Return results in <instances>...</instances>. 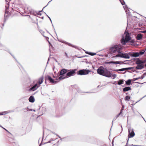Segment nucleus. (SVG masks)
Listing matches in <instances>:
<instances>
[{"instance_id":"nucleus-1","label":"nucleus","mask_w":146,"mask_h":146,"mask_svg":"<svg viewBox=\"0 0 146 146\" xmlns=\"http://www.w3.org/2000/svg\"><path fill=\"white\" fill-rule=\"evenodd\" d=\"M121 42L123 45H125L127 42L129 43V44L133 46H135L137 44L135 43V40L131 39L129 33L126 31H125L123 35L122 36Z\"/></svg>"},{"instance_id":"nucleus-2","label":"nucleus","mask_w":146,"mask_h":146,"mask_svg":"<svg viewBox=\"0 0 146 146\" xmlns=\"http://www.w3.org/2000/svg\"><path fill=\"white\" fill-rule=\"evenodd\" d=\"M97 73L101 75H102L108 78L111 77V72L109 71L108 69L104 68L102 66H100L97 70Z\"/></svg>"},{"instance_id":"nucleus-3","label":"nucleus","mask_w":146,"mask_h":146,"mask_svg":"<svg viewBox=\"0 0 146 146\" xmlns=\"http://www.w3.org/2000/svg\"><path fill=\"white\" fill-rule=\"evenodd\" d=\"M123 48V46L120 44L112 45L109 49L110 52L112 53H119Z\"/></svg>"},{"instance_id":"nucleus-4","label":"nucleus","mask_w":146,"mask_h":146,"mask_svg":"<svg viewBox=\"0 0 146 146\" xmlns=\"http://www.w3.org/2000/svg\"><path fill=\"white\" fill-rule=\"evenodd\" d=\"M68 72V69L65 68L62 69L60 71H59L57 74V76L59 77L58 78H56V80L60 81L61 80L66 78V75L64 76L65 74H66Z\"/></svg>"},{"instance_id":"nucleus-5","label":"nucleus","mask_w":146,"mask_h":146,"mask_svg":"<svg viewBox=\"0 0 146 146\" xmlns=\"http://www.w3.org/2000/svg\"><path fill=\"white\" fill-rule=\"evenodd\" d=\"M115 57H119L126 59L130 58L129 52V53H123L122 51H120L118 54L115 56Z\"/></svg>"},{"instance_id":"nucleus-6","label":"nucleus","mask_w":146,"mask_h":146,"mask_svg":"<svg viewBox=\"0 0 146 146\" xmlns=\"http://www.w3.org/2000/svg\"><path fill=\"white\" fill-rule=\"evenodd\" d=\"M77 70L76 69L68 70V72L66 74V78H67L74 76L76 73V72Z\"/></svg>"},{"instance_id":"nucleus-7","label":"nucleus","mask_w":146,"mask_h":146,"mask_svg":"<svg viewBox=\"0 0 146 146\" xmlns=\"http://www.w3.org/2000/svg\"><path fill=\"white\" fill-rule=\"evenodd\" d=\"M91 72L90 70L82 69L80 70L77 72V74L78 75H83L88 74Z\"/></svg>"},{"instance_id":"nucleus-8","label":"nucleus","mask_w":146,"mask_h":146,"mask_svg":"<svg viewBox=\"0 0 146 146\" xmlns=\"http://www.w3.org/2000/svg\"><path fill=\"white\" fill-rule=\"evenodd\" d=\"M45 80L46 81L48 80L50 83L54 84H56L60 81L59 80H55L50 76L48 75L45 77Z\"/></svg>"},{"instance_id":"nucleus-9","label":"nucleus","mask_w":146,"mask_h":146,"mask_svg":"<svg viewBox=\"0 0 146 146\" xmlns=\"http://www.w3.org/2000/svg\"><path fill=\"white\" fill-rule=\"evenodd\" d=\"M127 15V24H129V23L132 22L134 18H136L137 17L136 16H132V15L130 12H128V13L126 14Z\"/></svg>"},{"instance_id":"nucleus-10","label":"nucleus","mask_w":146,"mask_h":146,"mask_svg":"<svg viewBox=\"0 0 146 146\" xmlns=\"http://www.w3.org/2000/svg\"><path fill=\"white\" fill-rule=\"evenodd\" d=\"M57 39H58V41L62 43H63L64 44H65L66 45H68L69 46L71 47H72L74 48H75L78 49V50L80 49L79 48H78V46H76L73 45V44H72L70 43H69L65 41H64V40H62L59 39H58V38H57Z\"/></svg>"},{"instance_id":"nucleus-11","label":"nucleus","mask_w":146,"mask_h":146,"mask_svg":"<svg viewBox=\"0 0 146 146\" xmlns=\"http://www.w3.org/2000/svg\"><path fill=\"white\" fill-rule=\"evenodd\" d=\"M128 139L133 137L135 135V133L133 129L131 130L130 128L128 129Z\"/></svg>"},{"instance_id":"nucleus-12","label":"nucleus","mask_w":146,"mask_h":146,"mask_svg":"<svg viewBox=\"0 0 146 146\" xmlns=\"http://www.w3.org/2000/svg\"><path fill=\"white\" fill-rule=\"evenodd\" d=\"M30 86L31 87L29 89V91H34L36 90L39 87L37 83H36L33 85L32 84H31Z\"/></svg>"},{"instance_id":"nucleus-13","label":"nucleus","mask_w":146,"mask_h":146,"mask_svg":"<svg viewBox=\"0 0 146 146\" xmlns=\"http://www.w3.org/2000/svg\"><path fill=\"white\" fill-rule=\"evenodd\" d=\"M9 3H7L5 5V13L4 15V17H5L7 18L8 16V13H9L8 9H9Z\"/></svg>"},{"instance_id":"nucleus-14","label":"nucleus","mask_w":146,"mask_h":146,"mask_svg":"<svg viewBox=\"0 0 146 146\" xmlns=\"http://www.w3.org/2000/svg\"><path fill=\"white\" fill-rule=\"evenodd\" d=\"M130 56L133 57H137L139 56L138 52H129Z\"/></svg>"},{"instance_id":"nucleus-15","label":"nucleus","mask_w":146,"mask_h":146,"mask_svg":"<svg viewBox=\"0 0 146 146\" xmlns=\"http://www.w3.org/2000/svg\"><path fill=\"white\" fill-rule=\"evenodd\" d=\"M29 11L30 12L31 14V15H38L40 16H41L42 15L41 13L40 12H39L38 13H37L36 11H35L34 10L32 9L31 10H29Z\"/></svg>"},{"instance_id":"nucleus-16","label":"nucleus","mask_w":146,"mask_h":146,"mask_svg":"<svg viewBox=\"0 0 146 146\" xmlns=\"http://www.w3.org/2000/svg\"><path fill=\"white\" fill-rule=\"evenodd\" d=\"M71 140V137H66L61 138L60 140L61 141L64 142L68 141H70Z\"/></svg>"},{"instance_id":"nucleus-17","label":"nucleus","mask_w":146,"mask_h":146,"mask_svg":"<svg viewBox=\"0 0 146 146\" xmlns=\"http://www.w3.org/2000/svg\"><path fill=\"white\" fill-rule=\"evenodd\" d=\"M44 78L43 76L40 77L38 79V82L36 83L38 84V85L39 86V87L40 85L43 82Z\"/></svg>"},{"instance_id":"nucleus-18","label":"nucleus","mask_w":146,"mask_h":146,"mask_svg":"<svg viewBox=\"0 0 146 146\" xmlns=\"http://www.w3.org/2000/svg\"><path fill=\"white\" fill-rule=\"evenodd\" d=\"M28 100L30 102L32 103L34 102L35 101L34 97L33 96H31L29 98Z\"/></svg>"},{"instance_id":"nucleus-19","label":"nucleus","mask_w":146,"mask_h":146,"mask_svg":"<svg viewBox=\"0 0 146 146\" xmlns=\"http://www.w3.org/2000/svg\"><path fill=\"white\" fill-rule=\"evenodd\" d=\"M131 87L126 86L123 89V91L124 92H125L130 90H131Z\"/></svg>"},{"instance_id":"nucleus-20","label":"nucleus","mask_w":146,"mask_h":146,"mask_svg":"<svg viewBox=\"0 0 146 146\" xmlns=\"http://www.w3.org/2000/svg\"><path fill=\"white\" fill-rule=\"evenodd\" d=\"M146 62V60H139L136 62V64H143Z\"/></svg>"},{"instance_id":"nucleus-21","label":"nucleus","mask_w":146,"mask_h":146,"mask_svg":"<svg viewBox=\"0 0 146 146\" xmlns=\"http://www.w3.org/2000/svg\"><path fill=\"white\" fill-rule=\"evenodd\" d=\"M131 79H129L127 81H125V83L126 85L127 86H130L133 83V82L132 83H131Z\"/></svg>"},{"instance_id":"nucleus-22","label":"nucleus","mask_w":146,"mask_h":146,"mask_svg":"<svg viewBox=\"0 0 146 146\" xmlns=\"http://www.w3.org/2000/svg\"><path fill=\"white\" fill-rule=\"evenodd\" d=\"M97 144L99 146H108L104 142L101 141H98Z\"/></svg>"},{"instance_id":"nucleus-23","label":"nucleus","mask_w":146,"mask_h":146,"mask_svg":"<svg viewBox=\"0 0 146 146\" xmlns=\"http://www.w3.org/2000/svg\"><path fill=\"white\" fill-rule=\"evenodd\" d=\"M125 81L124 80L122 79H120L117 82V84L119 85H121V84H123L124 81Z\"/></svg>"},{"instance_id":"nucleus-24","label":"nucleus","mask_w":146,"mask_h":146,"mask_svg":"<svg viewBox=\"0 0 146 146\" xmlns=\"http://www.w3.org/2000/svg\"><path fill=\"white\" fill-rule=\"evenodd\" d=\"M137 39L138 40H140L142 39V34L141 33H139L136 37Z\"/></svg>"},{"instance_id":"nucleus-25","label":"nucleus","mask_w":146,"mask_h":146,"mask_svg":"<svg viewBox=\"0 0 146 146\" xmlns=\"http://www.w3.org/2000/svg\"><path fill=\"white\" fill-rule=\"evenodd\" d=\"M138 65L135 67V68L138 70H141L144 68V66L143 65Z\"/></svg>"},{"instance_id":"nucleus-26","label":"nucleus","mask_w":146,"mask_h":146,"mask_svg":"<svg viewBox=\"0 0 146 146\" xmlns=\"http://www.w3.org/2000/svg\"><path fill=\"white\" fill-rule=\"evenodd\" d=\"M131 98V97L129 96H126L125 98V100L126 101H129L130 99Z\"/></svg>"},{"instance_id":"nucleus-27","label":"nucleus","mask_w":146,"mask_h":146,"mask_svg":"<svg viewBox=\"0 0 146 146\" xmlns=\"http://www.w3.org/2000/svg\"><path fill=\"white\" fill-rule=\"evenodd\" d=\"M40 33H41V34L45 37L46 38V39H49V38L48 37H47V36H45L44 35V31H43L42 30H40Z\"/></svg>"},{"instance_id":"nucleus-28","label":"nucleus","mask_w":146,"mask_h":146,"mask_svg":"<svg viewBox=\"0 0 146 146\" xmlns=\"http://www.w3.org/2000/svg\"><path fill=\"white\" fill-rule=\"evenodd\" d=\"M114 71L118 72V71H125V70L124 68H123L118 69L114 70Z\"/></svg>"},{"instance_id":"nucleus-29","label":"nucleus","mask_w":146,"mask_h":146,"mask_svg":"<svg viewBox=\"0 0 146 146\" xmlns=\"http://www.w3.org/2000/svg\"><path fill=\"white\" fill-rule=\"evenodd\" d=\"M134 68H135L134 67H129L125 68H124V70L125 71L126 70H131V69H134Z\"/></svg>"},{"instance_id":"nucleus-30","label":"nucleus","mask_w":146,"mask_h":146,"mask_svg":"<svg viewBox=\"0 0 146 146\" xmlns=\"http://www.w3.org/2000/svg\"><path fill=\"white\" fill-rule=\"evenodd\" d=\"M145 50H142L141 51L138 52V53L139 54V55H143L145 52Z\"/></svg>"},{"instance_id":"nucleus-31","label":"nucleus","mask_w":146,"mask_h":146,"mask_svg":"<svg viewBox=\"0 0 146 146\" xmlns=\"http://www.w3.org/2000/svg\"><path fill=\"white\" fill-rule=\"evenodd\" d=\"M88 54L91 56H94V55H96V53H94L91 52H89Z\"/></svg>"},{"instance_id":"nucleus-32","label":"nucleus","mask_w":146,"mask_h":146,"mask_svg":"<svg viewBox=\"0 0 146 146\" xmlns=\"http://www.w3.org/2000/svg\"><path fill=\"white\" fill-rule=\"evenodd\" d=\"M120 1L121 3L123 5L125 4V3L123 0H119Z\"/></svg>"},{"instance_id":"nucleus-33","label":"nucleus","mask_w":146,"mask_h":146,"mask_svg":"<svg viewBox=\"0 0 146 146\" xmlns=\"http://www.w3.org/2000/svg\"><path fill=\"white\" fill-rule=\"evenodd\" d=\"M112 76L113 77V78H112V79H114L117 76V75L115 74H113L112 75V74L111 76Z\"/></svg>"},{"instance_id":"nucleus-34","label":"nucleus","mask_w":146,"mask_h":146,"mask_svg":"<svg viewBox=\"0 0 146 146\" xmlns=\"http://www.w3.org/2000/svg\"><path fill=\"white\" fill-rule=\"evenodd\" d=\"M116 61L113 60L110 61L108 63L109 64H115Z\"/></svg>"},{"instance_id":"nucleus-35","label":"nucleus","mask_w":146,"mask_h":146,"mask_svg":"<svg viewBox=\"0 0 146 146\" xmlns=\"http://www.w3.org/2000/svg\"><path fill=\"white\" fill-rule=\"evenodd\" d=\"M144 77H145L144 76H143V75H142L141 76L137 78V79L138 80V79H143L144 78Z\"/></svg>"},{"instance_id":"nucleus-36","label":"nucleus","mask_w":146,"mask_h":146,"mask_svg":"<svg viewBox=\"0 0 146 146\" xmlns=\"http://www.w3.org/2000/svg\"><path fill=\"white\" fill-rule=\"evenodd\" d=\"M52 23V27H53V29H54V33H55V34H56V36H57V34H56V31H55V28H54V25H53V24H52V23Z\"/></svg>"},{"instance_id":"nucleus-37","label":"nucleus","mask_w":146,"mask_h":146,"mask_svg":"<svg viewBox=\"0 0 146 146\" xmlns=\"http://www.w3.org/2000/svg\"><path fill=\"white\" fill-rule=\"evenodd\" d=\"M123 7L124 8V9L125 10H126L127 9H128V7L126 5H125L124 6H123Z\"/></svg>"},{"instance_id":"nucleus-38","label":"nucleus","mask_w":146,"mask_h":146,"mask_svg":"<svg viewBox=\"0 0 146 146\" xmlns=\"http://www.w3.org/2000/svg\"><path fill=\"white\" fill-rule=\"evenodd\" d=\"M52 76L53 78H56H56H58L59 77V76L58 77L57 76V74H56L55 75H53Z\"/></svg>"},{"instance_id":"nucleus-39","label":"nucleus","mask_w":146,"mask_h":146,"mask_svg":"<svg viewBox=\"0 0 146 146\" xmlns=\"http://www.w3.org/2000/svg\"><path fill=\"white\" fill-rule=\"evenodd\" d=\"M15 110H10L7 111V113H11V112H14Z\"/></svg>"},{"instance_id":"nucleus-40","label":"nucleus","mask_w":146,"mask_h":146,"mask_svg":"<svg viewBox=\"0 0 146 146\" xmlns=\"http://www.w3.org/2000/svg\"><path fill=\"white\" fill-rule=\"evenodd\" d=\"M86 57H90V56H88V55H85L84 56H79V57H77L78 58H82L84 57H86Z\"/></svg>"},{"instance_id":"nucleus-41","label":"nucleus","mask_w":146,"mask_h":146,"mask_svg":"<svg viewBox=\"0 0 146 146\" xmlns=\"http://www.w3.org/2000/svg\"><path fill=\"white\" fill-rule=\"evenodd\" d=\"M42 113H44L46 111V108H45L43 107L42 108Z\"/></svg>"},{"instance_id":"nucleus-42","label":"nucleus","mask_w":146,"mask_h":146,"mask_svg":"<svg viewBox=\"0 0 146 146\" xmlns=\"http://www.w3.org/2000/svg\"><path fill=\"white\" fill-rule=\"evenodd\" d=\"M7 19H8L7 18H6L5 17L4 18V21H3L4 23H5L6 22L7 20Z\"/></svg>"},{"instance_id":"nucleus-43","label":"nucleus","mask_w":146,"mask_h":146,"mask_svg":"<svg viewBox=\"0 0 146 146\" xmlns=\"http://www.w3.org/2000/svg\"><path fill=\"white\" fill-rule=\"evenodd\" d=\"M27 110L28 111H32L33 110V109H29V108H28V107H27Z\"/></svg>"},{"instance_id":"nucleus-44","label":"nucleus","mask_w":146,"mask_h":146,"mask_svg":"<svg viewBox=\"0 0 146 146\" xmlns=\"http://www.w3.org/2000/svg\"><path fill=\"white\" fill-rule=\"evenodd\" d=\"M137 80H138V79H137V78H134L131 79L132 81L133 82Z\"/></svg>"},{"instance_id":"nucleus-45","label":"nucleus","mask_w":146,"mask_h":146,"mask_svg":"<svg viewBox=\"0 0 146 146\" xmlns=\"http://www.w3.org/2000/svg\"><path fill=\"white\" fill-rule=\"evenodd\" d=\"M128 9L129 8H128V9H127L126 10H125V11L126 14L128 13V12H130L129 11V9Z\"/></svg>"},{"instance_id":"nucleus-46","label":"nucleus","mask_w":146,"mask_h":146,"mask_svg":"<svg viewBox=\"0 0 146 146\" xmlns=\"http://www.w3.org/2000/svg\"><path fill=\"white\" fill-rule=\"evenodd\" d=\"M119 63L120 64H125L122 61H119Z\"/></svg>"},{"instance_id":"nucleus-47","label":"nucleus","mask_w":146,"mask_h":146,"mask_svg":"<svg viewBox=\"0 0 146 146\" xmlns=\"http://www.w3.org/2000/svg\"><path fill=\"white\" fill-rule=\"evenodd\" d=\"M51 142V141L50 140L49 141H48L47 142L44 143H43V144H46L47 143H50Z\"/></svg>"},{"instance_id":"nucleus-48","label":"nucleus","mask_w":146,"mask_h":146,"mask_svg":"<svg viewBox=\"0 0 146 146\" xmlns=\"http://www.w3.org/2000/svg\"><path fill=\"white\" fill-rule=\"evenodd\" d=\"M49 3L48 2V4H47V5H46L44 7H43V9H42V10H41V11H39V12H40H40H42V11H43V9H44V8H45L48 5V3Z\"/></svg>"},{"instance_id":"nucleus-49","label":"nucleus","mask_w":146,"mask_h":146,"mask_svg":"<svg viewBox=\"0 0 146 146\" xmlns=\"http://www.w3.org/2000/svg\"><path fill=\"white\" fill-rule=\"evenodd\" d=\"M6 114V113H3V112L0 113V115H5Z\"/></svg>"},{"instance_id":"nucleus-50","label":"nucleus","mask_w":146,"mask_h":146,"mask_svg":"<svg viewBox=\"0 0 146 146\" xmlns=\"http://www.w3.org/2000/svg\"><path fill=\"white\" fill-rule=\"evenodd\" d=\"M122 112H123V110L122 109H121V110H120V112H119V115H120V114H121V113H122Z\"/></svg>"},{"instance_id":"nucleus-51","label":"nucleus","mask_w":146,"mask_h":146,"mask_svg":"<svg viewBox=\"0 0 146 146\" xmlns=\"http://www.w3.org/2000/svg\"><path fill=\"white\" fill-rule=\"evenodd\" d=\"M128 141H129V139H128V140H127V143H126V145H125V146H127V145H128Z\"/></svg>"},{"instance_id":"nucleus-52","label":"nucleus","mask_w":146,"mask_h":146,"mask_svg":"<svg viewBox=\"0 0 146 146\" xmlns=\"http://www.w3.org/2000/svg\"><path fill=\"white\" fill-rule=\"evenodd\" d=\"M130 145L131 146H142L141 145H134L133 144Z\"/></svg>"},{"instance_id":"nucleus-53","label":"nucleus","mask_w":146,"mask_h":146,"mask_svg":"<svg viewBox=\"0 0 146 146\" xmlns=\"http://www.w3.org/2000/svg\"><path fill=\"white\" fill-rule=\"evenodd\" d=\"M117 118H116H116H114L113 119V120L112 122V125L111 127H112V125H113V121H114Z\"/></svg>"},{"instance_id":"nucleus-54","label":"nucleus","mask_w":146,"mask_h":146,"mask_svg":"<svg viewBox=\"0 0 146 146\" xmlns=\"http://www.w3.org/2000/svg\"><path fill=\"white\" fill-rule=\"evenodd\" d=\"M65 55L67 57V58H69V57L68 55V54H67L66 52H65Z\"/></svg>"},{"instance_id":"nucleus-55","label":"nucleus","mask_w":146,"mask_h":146,"mask_svg":"<svg viewBox=\"0 0 146 146\" xmlns=\"http://www.w3.org/2000/svg\"><path fill=\"white\" fill-rule=\"evenodd\" d=\"M131 110H132V111L134 112V109H133V108H134V107L133 106H131Z\"/></svg>"},{"instance_id":"nucleus-56","label":"nucleus","mask_w":146,"mask_h":146,"mask_svg":"<svg viewBox=\"0 0 146 146\" xmlns=\"http://www.w3.org/2000/svg\"><path fill=\"white\" fill-rule=\"evenodd\" d=\"M113 84L115 85H116L117 84V82L116 81H114Z\"/></svg>"},{"instance_id":"nucleus-57","label":"nucleus","mask_w":146,"mask_h":146,"mask_svg":"<svg viewBox=\"0 0 146 146\" xmlns=\"http://www.w3.org/2000/svg\"><path fill=\"white\" fill-rule=\"evenodd\" d=\"M49 46L50 47H51L52 48H53V47L51 44H50Z\"/></svg>"},{"instance_id":"nucleus-58","label":"nucleus","mask_w":146,"mask_h":146,"mask_svg":"<svg viewBox=\"0 0 146 146\" xmlns=\"http://www.w3.org/2000/svg\"><path fill=\"white\" fill-rule=\"evenodd\" d=\"M115 62H116L115 63V64H119V61H116Z\"/></svg>"},{"instance_id":"nucleus-59","label":"nucleus","mask_w":146,"mask_h":146,"mask_svg":"<svg viewBox=\"0 0 146 146\" xmlns=\"http://www.w3.org/2000/svg\"><path fill=\"white\" fill-rule=\"evenodd\" d=\"M4 130H5L6 131H7V132H8V133H10V134H11L10 132H9L7 129H6L5 128H3Z\"/></svg>"},{"instance_id":"nucleus-60","label":"nucleus","mask_w":146,"mask_h":146,"mask_svg":"<svg viewBox=\"0 0 146 146\" xmlns=\"http://www.w3.org/2000/svg\"><path fill=\"white\" fill-rule=\"evenodd\" d=\"M50 56L48 58L47 62V65L48 64V61L50 60Z\"/></svg>"},{"instance_id":"nucleus-61","label":"nucleus","mask_w":146,"mask_h":146,"mask_svg":"<svg viewBox=\"0 0 146 146\" xmlns=\"http://www.w3.org/2000/svg\"><path fill=\"white\" fill-rule=\"evenodd\" d=\"M84 50L85 52V53L86 54H88L89 52H88V51H86V50Z\"/></svg>"},{"instance_id":"nucleus-62","label":"nucleus","mask_w":146,"mask_h":146,"mask_svg":"<svg viewBox=\"0 0 146 146\" xmlns=\"http://www.w3.org/2000/svg\"><path fill=\"white\" fill-rule=\"evenodd\" d=\"M139 101H139H137V102H136L135 104H131V105H132V106H134V105H135V104L136 103H137V102H138Z\"/></svg>"},{"instance_id":"nucleus-63","label":"nucleus","mask_w":146,"mask_h":146,"mask_svg":"<svg viewBox=\"0 0 146 146\" xmlns=\"http://www.w3.org/2000/svg\"><path fill=\"white\" fill-rule=\"evenodd\" d=\"M56 135L58 137H59V138H60V139H61V138H62L59 135H57V134H56Z\"/></svg>"},{"instance_id":"nucleus-64","label":"nucleus","mask_w":146,"mask_h":146,"mask_svg":"<svg viewBox=\"0 0 146 146\" xmlns=\"http://www.w3.org/2000/svg\"><path fill=\"white\" fill-rule=\"evenodd\" d=\"M143 75H144L143 76H146V72L144 73L143 74Z\"/></svg>"}]
</instances>
